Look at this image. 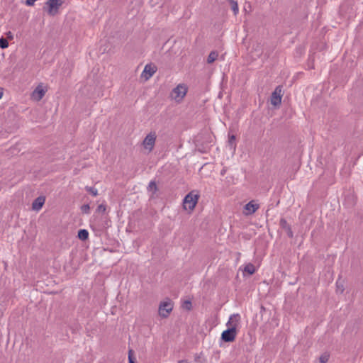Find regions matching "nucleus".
Masks as SVG:
<instances>
[{"instance_id": "4be33fe9", "label": "nucleus", "mask_w": 363, "mask_h": 363, "mask_svg": "<svg viewBox=\"0 0 363 363\" xmlns=\"http://www.w3.org/2000/svg\"><path fill=\"white\" fill-rule=\"evenodd\" d=\"M128 362L129 363H137L136 359L134 357L133 350H129V351H128Z\"/></svg>"}, {"instance_id": "5701e85b", "label": "nucleus", "mask_w": 363, "mask_h": 363, "mask_svg": "<svg viewBox=\"0 0 363 363\" xmlns=\"http://www.w3.org/2000/svg\"><path fill=\"white\" fill-rule=\"evenodd\" d=\"M182 308L187 311H191L192 308L191 301L189 300L184 301V303H182Z\"/></svg>"}, {"instance_id": "b1692460", "label": "nucleus", "mask_w": 363, "mask_h": 363, "mask_svg": "<svg viewBox=\"0 0 363 363\" xmlns=\"http://www.w3.org/2000/svg\"><path fill=\"white\" fill-rule=\"evenodd\" d=\"M235 136L234 135H229V137H228V143H229V145L233 147H235Z\"/></svg>"}, {"instance_id": "a211bd4d", "label": "nucleus", "mask_w": 363, "mask_h": 363, "mask_svg": "<svg viewBox=\"0 0 363 363\" xmlns=\"http://www.w3.org/2000/svg\"><path fill=\"white\" fill-rule=\"evenodd\" d=\"M253 49L255 50V52H257L256 55L257 57H260L263 53L262 46L260 43H257L256 46L254 47Z\"/></svg>"}, {"instance_id": "412c9836", "label": "nucleus", "mask_w": 363, "mask_h": 363, "mask_svg": "<svg viewBox=\"0 0 363 363\" xmlns=\"http://www.w3.org/2000/svg\"><path fill=\"white\" fill-rule=\"evenodd\" d=\"M9 47L8 40L4 37L0 38V48L1 49H6Z\"/></svg>"}, {"instance_id": "f257e3e1", "label": "nucleus", "mask_w": 363, "mask_h": 363, "mask_svg": "<svg viewBox=\"0 0 363 363\" xmlns=\"http://www.w3.org/2000/svg\"><path fill=\"white\" fill-rule=\"evenodd\" d=\"M240 315L233 314L230 315L226 325L228 329L223 331L220 339L224 342H232L235 340L238 333V325L240 321Z\"/></svg>"}, {"instance_id": "c756f323", "label": "nucleus", "mask_w": 363, "mask_h": 363, "mask_svg": "<svg viewBox=\"0 0 363 363\" xmlns=\"http://www.w3.org/2000/svg\"><path fill=\"white\" fill-rule=\"evenodd\" d=\"M178 363H191L187 359H182L178 362Z\"/></svg>"}, {"instance_id": "aec40b11", "label": "nucleus", "mask_w": 363, "mask_h": 363, "mask_svg": "<svg viewBox=\"0 0 363 363\" xmlns=\"http://www.w3.org/2000/svg\"><path fill=\"white\" fill-rule=\"evenodd\" d=\"M330 357V354L328 352H324L319 357V362L320 363H326Z\"/></svg>"}, {"instance_id": "a878e982", "label": "nucleus", "mask_w": 363, "mask_h": 363, "mask_svg": "<svg viewBox=\"0 0 363 363\" xmlns=\"http://www.w3.org/2000/svg\"><path fill=\"white\" fill-rule=\"evenodd\" d=\"M106 210V205L101 203L100 205L98 206L97 208H96V212H99V213H105Z\"/></svg>"}, {"instance_id": "4468645a", "label": "nucleus", "mask_w": 363, "mask_h": 363, "mask_svg": "<svg viewBox=\"0 0 363 363\" xmlns=\"http://www.w3.org/2000/svg\"><path fill=\"white\" fill-rule=\"evenodd\" d=\"M77 238L82 241H85L89 238V232L86 229H80L77 233Z\"/></svg>"}, {"instance_id": "f8f14e48", "label": "nucleus", "mask_w": 363, "mask_h": 363, "mask_svg": "<svg viewBox=\"0 0 363 363\" xmlns=\"http://www.w3.org/2000/svg\"><path fill=\"white\" fill-rule=\"evenodd\" d=\"M45 90L42 86L38 85L33 91L32 96L37 101H40L45 96Z\"/></svg>"}, {"instance_id": "f03ea898", "label": "nucleus", "mask_w": 363, "mask_h": 363, "mask_svg": "<svg viewBox=\"0 0 363 363\" xmlns=\"http://www.w3.org/2000/svg\"><path fill=\"white\" fill-rule=\"evenodd\" d=\"M200 195L195 191H191L188 193L183 200V208L185 210L192 211L194 209L196 205L198 203Z\"/></svg>"}, {"instance_id": "bb28decb", "label": "nucleus", "mask_w": 363, "mask_h": 363, "mask_svg": "<svg viewBox=\"0 0 363 363\" xmlns=\"http://www.w3.org/2000/svg\"><path fill=\"white\" fill-rule=\"evenodd\" d=\"M194 361L198 363H202V361L201 360V354H196L194 355Z\"/></svg>"}, {"instance_id": "c85d7f7f", "label": "nucleus", "mask_w": 363, "mask_h": 363, "mask_svg": "<svg viewBox=\"0 0 363 363\" xmlns=\"http://www.w3.org/2000/svg\"><path fill=\"white\" fill-rule=\"evenodd\" d=\"M337 288L338 290L340 291L341 293L343 292V291H344L343 286L342 285L340 286L337 282Z\"/></svg>"}, {"instance_id": "39448f33", "label": "nucleus", "mask_w": 363, "mask_h": 363, "mask_svg": "<svg viewBox=\"0 0 363 363\" xmlns=\"http://www.w3.org/2000/svg\"><path fill=\"white\" fill-rule=\"evenodd\" d=\"M173 309V304L170 299L162 302L159 306V314L162 318H167Z\"/></svg>"}, {"instance_id": "6e6552de", "label": "nucleus", "mask_w": 363, "mask_h": 363, "mask_svg": "<svg viewBox=\"0 0 363 363\" xmlns=\"http://www.w3.org/2000/svg\"><path fill=\"white\" fill-rule=\"evenodd\" d=\"M279 225L281 229L284 230L289 238H293L294 233L291 230V225L287 223L286 220L284 218H281L279 220Z\"/></svg>"}, {"instance_id": "6ab92c4d", "label": "nucleus", "mask_w": 363, "mask_h": 363, "mask_svg": "<svg viewBox=\"0 0 363 363\" xmlns=\"http://www.w3.org/2000/svg\"><path fill=\"white\" fill-rule=\"evenodd\" d=\"M85 189L87 192H89L90 194H91L94 196H96L98 195V190L92 186H85Z\"/></svg>"}, {"instance_id": "423d86ee", "label": "nucleus", "mask_w": 363, "mask_h": 363, "mask_svg": "<svg viewBox=\"0 0 363 363\" xmlns=\"http://www.w3.org/2000/svg\"><path fill=\"white\" fill-rule=\"evenodd\" d=\"M282 96V86H277L272 93L270 99L271 104L275 107L279 106L281 103Z\"/></svg>"}, {"instance_id": "f3484780", "label": "nucleus", "mask_w": 363, "mask_h": 363, "mask_svg": "<svg viewBox=\"0 0 363 363\" xmlns=\"http://www.w3.org/2000/svg\"><path fill=\"white\" fill-rule=\"evenodd\" d=\"M228 1L230 4V6L231 9L233 10L234 14L236 15L239 11L238 2L235 0H228Z\"/></svg>"}, {"instance_id": "ddd939ff", "label": "nucleus", "mask_w": 363, "mask_h": 363, "mask_svg": "<svg viewBox=\"0 0 363 363\" xmlns=\"http://www.w3.org/2000/svg\"><path fill=\"white\" fill-rule=\"evenodd\" d=\"M255 271V267L252 263H248L245 266L243 273L252 275Z\"/></svg>"}, {"instance_id": "7ed1b4c3", "label": "nucleus", "mask_w": 363, "mask_h": 363, "mask_svg": "<svg viewBox=\"0 0 363 363\" xmlns=\"http://www.w3.org/2000/svg\"><path fill=\"white\" fill-rule=\"evenodd\" d=\"M63 3L64 0H48L43 10L47 11L50 16H54L58 13L59 9Z\"/></svg>"}, {"instance_id": "7c9ffc66", "label": "nucleus", "mask_w": 363, "mask_h": 363, "mask_svg": "<svg viewBox=\"0 0 363 363\" xmlns=\"http://www.w3.org/2000/svg\"><path fill=\"white\" fill-rule=\"evenodd\" d=\"M2 95H3L2 92L0 91V99L2 97Z\"/></svg>"}, {"instance_id": "9b49d317", "label": "nucleus", "mask_w": 363, "mask_h": 363, "mask_svg": "<svg viewBox=\"0 0 363 363\" xmlns=\"http://www.w3.org/2000/svg\"><path fill=\"white\" fill-rule=\"evenodd\" d=\"M156 70L157 68L155 66L146 65L142 75L145 78V79H149L156 72Z\"/></svg>"}, {"instance_id": "393cba45", "label": "nucleus", "mask_w": 363, "mask_h": 363, "mask_svg": "<svg viewBox=\"0 0 363 363\" xmlns=\"http://www.w3.org/2000/svg\"><path fill=\"white\" fill-rule=\"evenodd\" d=\"M81 211L84 213H89L90 211V206L89 204H84L81 206Z\"/></svg>"}, {"instance_id": "9d476101", "label": "nucleus", "mask_w": 363, "mask_h": 363, "mask_svg": "<svg viewBox=\"0 0 363 363\" xmlns=\"http://www.w3.org/2000/svg\"><path fill=\"white\" fill-rule=\"evenodd\" d=\"M45 201V196H40L32 203V209L38 211L42 208Z\"/></svg>"}, {"instance_id": "cd10ccee", "label": "nucleus", "mask_w": 363, "mask_h": 363, "mask_svg": "<svg viewBox=\"0 0 363 363\" xmlns=\"http://www.w3.org/2000/svg\"><path fill=\"white\" fill-rule=\"evenodd\" d=\"M6 36H7V38L10 39V40H12L13 39V34L11 31H9L7 33H6Z\"/></svg>"}, {"instance_id": "dca6fc26", "label": "nucleus", "mask_w": 363, "mask_h": 363, "mask_svg": "<svg viewBox=\"0 0 363 363\" xmlns=\"http://www.w3.org/2000/svg\"><path fill=\"white\" fill-rule=\"evenodd\" d=\"M147 190L152 192V195L155 194L158 191L157 184L155 181H151L147 186Z\"/></svg>"}, {"instance_id": "20e7f679", "label": "nucleus", "mask_w": 363, "mask_h": 363, "mask_svg": "<svg viewBox=\"0 0 363 363\" xmlns=\"http://www.w3.org/2000/svg\"><path fill=\"white\" fill-rule=\"evenodd\" d=\"M187 91L188 88L184 84H179L172 89L171 97L176 101L179 102L186 96Z\"/></svg>"}, {"instance_id": "0eeeda50", "label": "nucleus", "mask_w": 363, "mask_h": 363, "mask_svg": "<svg viewBox=\"0 0 363 363\" xmlns=\"http://www.w3.org/2000/svg\"><path fill=\"white\" fill-rule=\"evenodd\" d=\"M156 140V134L155 132H151L145 138L143 145L145 149L152 151L154 148Z\"/></svg>"}, {"instance_id": "2eb2a0df", "label": "nucleus", "mask_w": 363, "mask_h": 363, "mask_svg": "<svg viewBox=\"0 0 363 363\" xmlns=\"http://www.w3.org/2000/svg\"><path fill=\"white\" fill-rule=\"evenodd\" d=\"M218 56V53L216 51H212L210 52L207 57V62L211 64L216 61Z\"/></svg>"}, {"instance_id": "1a4fd4ad", "label": "nucleus", "mask_w": 363, "mask_h": 363, "mask_svg": "<svg viewBox=\"0 0 363 363\" xmlns=\"http://www.w3.org/2000/svg\"><path fill=\"white\" fill-rule=\"evenodd\" d=\"M259 206L257 203H255V201H250L244 206V209L247 211L245 212V215H252L256 212V211L259 208Z\"/></svg>"}]
</instances>
